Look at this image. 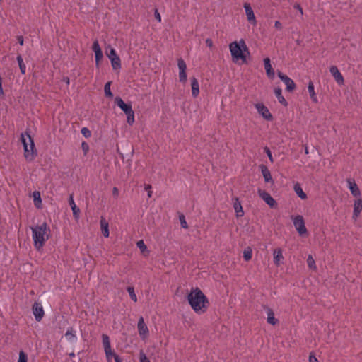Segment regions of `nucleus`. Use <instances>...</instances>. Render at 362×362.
I'll return each instance as SVG.
<instances>
[{"instance_id":"f257e3e1","label":"nucleus","mask_w":362,"mask_h":362,"mask_svg":"<svg viewBox=\"0 0 362 362\" xmlns=\"http://www.w3.org/2000/svg\"><path fill=\"white\" fill-rule=\"evenodd\" d=\"M187 299L192 308L198 314L204 313L209 306L208 298L199 288H192Z\"/></svg>"},{"instance_id":"f03ea898","label":"nucleus","mask_w":362,"mask_h":362,"mask_svg":"<svg viewBox=\"0 0 362 362\" xmlns=\"http://www.w3.org/2000/svg\"><path fill=\"white\" fill-rule=\"evenodd\" d=\"M33 245L37 250H40L49 238L50 228L47 223L31 227Z\"/></svg>"},{"instance_id":"7ed1b4c3","label":"nucleus","mask_w":362,"mask_h":362,"mask_svg":"<svg viewBox=\"0 0 362 362\" xmlns=\"http://www.w3.org/2000/svg\"><path fill=\"white\" fill-rule=\"evenodd\" d=\"M29 143L27 142V139L23 134H21V141L24 148V157L28 162H32L37 156V150L35 147L33 139L30 135L25 133Z\"/></svg>"},{"instance_id":"20e7f679","label":"nucleus","mask_w":362,"mask_h":362,"mask_svg":"<svg viewBox=\"0 0 362 362\" xmlns=\"http://www.w3.org/2000/svg\"><path fill=\"white\" fill-rule=\"evenodd\" d=\"M229 49L231 52L233 61L236 62L238 60L241 59L243 62H246V57L243 53L241 47L237 42H233L229 45Z\"/></svg>"},{"instance_id":"39448f33","label":"nucleus","mask_w":362,"mask_h":362,"mask_svg":"<svg viewBox=\"0 0 362 362\" xmlns=\"http://www.w3.org/2000/svg\"><path fill=\"white\" fill-rule=\"evenodd\" d=\"M102 342L105 353V356L108 362H110L112 358L117 355L111 349L110 340L109 337L105 334H102Z\"/></svg>"},{"instance_id":"423d86ee","label":"nucleus","mask_w":362,"mask_h":362,"mask_svg":"<svg viewBox=\"0 0 362 362\" xmlns=\"http://www.w3.org/2000/svg\"><path fill=\"white\" fill-rule=\"evenodd\" d=\"M294 227L300 235L303 236L308 233L307 228L305 226V221L302 216L298 215L292 218Z\"/></svg>"},{"instance_id":"0eeeda50","label":"nucleus","mask_w":362,"mask_h":362,"mask_svg":"<svg viewBox=\"0 0 362 362\" xmlns=\"http://www.w3.org/2000/svg\"><path fill=\"white\" fill-rule=\"evenodd\" d=\"M258 194L259 197L271 207L274 208L276 206L277 203L276 200L269 194L268 192L262 190L260 189H258Z\"/></svg>"},{"instance_id":"6e6552de","label":"nucleus","mask_w":362,"mask_h":362,"mask_svg":"<svg viewBox=\"0 0 362 362\" xmlns=\"http://www.w3.org/2000/svg\"><path fill=\"white\" fill-rule=\"evenodd\" d=\"M177 66L179 68L180 81L182 83H185L187 81V74H186L187 65H186V63L182 58H180L177 59Z\"/></svg>"},{"instance_id":"1a4fd4ad","label":"nucleus","mask_w":362,"mask_h":362,"mask_svg":"<svg viewBox=\"0 0 362 362\" xmlns=\"http://www.w3.org/2000/svg\"><path fill=\"white\" fill-rule=\"evenodd\" d=\"M278 76L286 86V90L288 92L293 91L296 88L294 81L290 78L287 75L283 74L281 71H278Z\"/></svg>"},{"instance_id":"9d476101","label":"nucleus","mask_w":362,"mask_h":362,"mask_svg":"<svg viewBox=\"0 0 362 362\" xmlns=\"http://www.w3.org/2000/svg\"><path fill=\"white\" fill-rule=\"evenodd\" d=\"M32 310H33V313L35 316V320L37 322L41 321V320L42 319V317L45 315V312H44L42 305L39 303L35 302L33 303V305L32 306Z\"/></svg>"},{"instance_id":"9b49d317","label":"nucleus","mask_w":362,"mask_h":362,"mask_svg":"<svg viewBox=\"0 0 362 362\" xmlns=\"http://www.w3.org/2000/svg\"><path fill=\"white\" fill-rule=\"evenodd\" d=\"M255 107L259 112L265 119L271 121L273 118L272 114L269 112V109L262 103H257Z\"/></svg>"},{"instance_id":"f8f14e48","label":"nucleus","mask_w":362,"mask_h":362,"mask_svg":"<svg viewBox=\"0 0 362 362\" xmlns=\"http://www.w3.org/2000/svg\"><path fill=\"white\" fill-rule=\"evenodd\" d=\"M138 332L142 339H146L148 335V328L145 324L143 317H141L138 322Z\"/></svg>"},{"instance_id":"ddd939ff","label":"nucleus","mask_w":362,"mask_h":362,"mask_svg":"<svg viewBox=\"0 0 362 362\" xmlns=\"http://www.w3.org/2000/svg\"><path fill=\"white\" fill-rule=\"evenodd\" d=\"M329 71L338 84L344 83V77L336 66H330Z\"/></svg>"},{"instance_id":"4468645a","label":"nucleus","mask_w":362,"mask_h":362,"mask_svg":"<svg viewBox=\"0 0 362 362\" xmlns=\"http://www.w3.org/2000/svg\"><path fill=\"white\" fill-rule=\"evenodd\" d=\"M115 102L117 106L121 108L125 114L129 113L133 110L132 105L130 103H125L119 97L115 98Z\"/></svg>"},{"instance_id":"2eb2a0df","label":"nucleus","mask_w":362,"mask_h":362,"mask_svg":"<svg viewBox=\"0 0 362 362\" xmlns=\"http://www.w3.org/2000/svg\"><path fill=\"white\" fill-rule=\"evenodd\" d=\"M244 8L247 18L248 21L252 24H256V18L254 14L253 10L249 3L244 4Z\"/></svg>"},{"instance_id":"dca6fc26","label":"nucleus","mask_w":362,"mask_h":362,"mask_svg":"<svg viewBox=\"0 0 362 362\" xmlns=\"http://www.w3.org/2000/svg\"><path fill=\"white\" fill-rule=\"evenodd\" d=\"M233 202V208L235 212V215L238 218L242 217L244 215V211L241 203L238 197H233L232 199Z\"/></svg>"},{"instance_id":"f3484780","label":"nucleus","mask_w":362,"mask_h":362,"mask_svg":"<svg viewBox=\"0 0 362 362\" xmlns=\"http://www.w3.org/2000/svg\"><path fill=\"white\" fill-rule=\"evenodd\" d=\"M274 264L279 267L283 263V260L284 259L282 253V250L281 248H276L274 250Z\"/></svg>"},{"instance_id":"a211bd4d","label":"nucleus","mask_w":362,"mask_h":362,"mask_svg":"<svg viewBox=\"0 0 362 362\" xmlns=\"http://www.w3.org/2000/svg\"><path fill=\"white\" fill-rule=\"evenodd\" d=\"M347 183L349 185V188L353 196L359 197L361 195V192L356 182L352 179H348Z\"/></svg>"},{"instance_id":"6ab92c4d","label":"nucleus","mask_w":362,"mask_h":362,"mask_svg":"<svg viewBox=\"0 0 362 362\" xmlns=\"http://www.w3.org/2000/svg\"><path fill=\"white\" fill-rule=\"evenodd\" d=\"M263 308L267 311V322L272 325H275L278 322V320L275 318L274 313L272 309L266 305H264Z\"/></svg>"},{"instance_id":"aec40b11","label":"nucleus","mask_w":362,"mask_h":362,"mask_svg":"<svg viewBox=\"0 0 362 362\" xmlns=\"http://www.w3.org/2000/svg\"><path fill=\"white\" fill-rule=\"evenodd\" d=\"M264 69L266 70L267 76L269 78L272 79L274 77V71L271 65L269 58L267 57V58L264 59Z\"/></svg>"},{"instance_id":"412c9836","label":"nucleus","mask_w":362,"mask_h":362,"mask_svg":"<svg viewBox=\"0 0 362 362\" xmlns=\"http://www.w3.org/2000/svg\"><path fill=\"white\" fill-rule=\"evenodd\" d=\"M100 228H101V230H102V233H103V236L105 238L109 237V235H110L109 224H108V222L105 220V218L103 216H102L100 218Z\"/></svg>"},{"instance_id":"4be33fe9","label":"nucleus","mask_w":362,"mask_h":362,"mask_svg":"<svg viewBox=\"0 0 362 362\" xmlns=\"http://www.w3.org/2000/svg\"><path fill=\"white\" fill-rule=\"evenodd\" d=\"M192 95L197 98L199 93V85L198 80L195 77L191 78Z\"/></svg>"},{"instance_id":"5701e85b","label":"nucleus","mask_w":362,"mask_h":362,"mask_svg":"<svg viewBox=\"0 0 362 362\" xmlns=\"http://www.w3.org/2000/svg\"><path fill=\"white\" fill-rule=\"evenodd\" d=\"M361 211H362V199H358L356 200L354 202L353 218L356 220Z\"/></svg>"},{"instance_id":"b1692460","label":"nucleus","mask_w":362,"mask_h":362,"mask_svg":"<svg viewBox=\"0 0 362 362\" xmlns=\"http://www.w3.org/2000/svg\"><path fill=\"white\" fill-rule=\"evenodd\" d=\"M69 202L70 206L71 207V209H72V211H73V215H74V218L76 219H78V217H79L80 209L76 205V204H75V202L74 201L73 195L72 194L70 195V197H69Z\"/></svg>"},{"instance_id":"393cba45","label":"nucleus","mask_w":362,"mask_h":362,"mask_svg":"<svg viewBox=\"0 0 362 362\" xmlns=\"http://www.w3.org/2000/svg\"><path fill=\"white\" fill-rule=\"evenodd\" d=\"M66 339L70 342H74L76 341V332L73 327H69L65 333Z\"/></svg>"},{"instance_id":"a878e982","label":"nucleus","mask_w":362,"mask_h":362,"mask_svg":"<svg viewBox=\"0 0 362 362\" xmlns=\"http://www.w3.org/2000/svg\"><path fill=\"white\" fill-rule=\"evenodd\" d=\"M274 93H275V95L277 98L279 102L281 104H282L283 105L286 106L288 103H287L286 99L282 95L281 89L279 88H275Z\"/></svg>"},{"instance_id":"bb28decb","label":"nucleus","mask_w":362,"mask_h":362,"mask_svg":"<svg viewBox=\"0 0 362 362\" xmlns=\"http://www.w3.org/2000/svg\"><path fill=\"white\" fill-rule=\"evenodd\" d=\"M294 191L296 193V194L302 199H305L307 198L306 194L303 192L302 187L300 185L297 183L294 185Z\"/></svg>"},{"instance_id":"cd10ccee","label":"nucleus","mask_w":362,"mask_h":362,"mask_svg":"<svg viewBox=\"0 0 362 362\" xmlns=\"http://www.w3.org/2000/svg\"><path fill=\"white\" fill-rule=\"evenodd\" d=\"M308 92L310 96V98L312 99L313 102L317 103V98L316 97L315 89H314V85L312 81H310L308 86Z\"/></svg>"},{"instance_id":"c85d7f7f","label":"nucleus","mask_w":362,"mask_h":362,"mask_svg":"<svg viewBox=\"0 0 362 362\" xmlns=\"http://www.w3.org/2000/svg\"><path fill=\"white\" fill-rule=\"evenodd\" d=\"M34 204L37 209L41 208L42 199L40 197V193L37 191H35L33 194Z\"/></svg>"},{"instance_id":"c756f323","label":"nucleus","mask_w":362,"mask_h":362,"mask_svg":"<svg viewBox=\"0 0 362 362\" xmlns=\"http://www.w3.org/2000/svg\"><path fill=\"white\" fill-rule=\"evenodd\" d=\"M262 173L266 182L272 181L271 173L266 166H262Z\"/></svg>"},{"instance_id":"7c9ffc66","label":"nucleus","mask_w":362,"mask_h":362,"mask_svg":"<svg viewBox=\"0 0 362 362\" xmlns=\"http://www.w3.org/2000/svg\"><path fill=\"white\" fill-rule=\"evenodd\" d=\"M110 61L113 69L117 70L121 68V60L119 56L117 57H112Z\"/></svg>"},{"instance_id":"2f4dec72","label":"nucleus","mask_w":362,"mask_h":362,"mask_svg":"<svg viewBox=\"0 0 362 362\" xmlns=\"http://www.w3.org/2000/svg\"><path fill=\"white\" fill-rule=\"evenodd\" d=\"M16 60L18 62V66H19V68H20L21 74H25V71H26V66H25V64L23 62V58H22L21 54L17 56Z\"/></svg>"},{"instance_id":"473e14b6","label":"nucleus","mask_w":362,"mask_h":362,"mask_svg":"<svg viewBox=\"0 0 362 362\" xmlns=\"http://www.w3.org/2000/svg\"><path fill=\"white\" fill-rule=\"evenodd\" d=\"M252 250L250 247H247L244 250L243 258L245 261L248 262L252 259Z\"/></svg>"},{"instance_id":"72a5a7b5","label":"nucleus","mask_w":362,"mask_h":362,"mask_svg":"<svg viewBox=\"0 0 362 362\" xmlns=\"http://www.w3.org/2000/svg\"><path fill=\"white\" fill-rule=\"evenodd\" d=\"M307 264L310 269H316V264L315 259H313V256L311 255H309L307 258Z\"/></svg>"},{"instance_id":"f704fd0d","label":"nucleus","mask_w":362,"mask_h":362,"mask_svg":"<svg viewBox=\"0 0 362 362\" xmlns=\"http://www.w3.org/2000/svg\"><path fill=\"white\" fill-rule=\"evenodd\" d=\"M127 292L129 293V296H130V298L134 301V302H137V297H136V295L134 292V287L132 286H128L127 288Z\"/></svg>"},{"instance_id":"c9c22d12","label":"nucleus","mask_w":362,"mask_h":362,"mask_svg":"<svg viewBox=\"0 0 362 362\" xmlns=\"http://www.w3.org/2000/svg\"><path fill=\"white\" fill-rule=\"evenodd\" d=\"M110 85H111V82L109 81L105 85V87H104L105 95L109 98H112L113 96V95L110 90Z\"/></svg>"},{"instance_id":"e433bc0d","label":"nucleus","mask_w":362,"mask_h":362,"mask_svg":"<svg viewBox=\"0 0 362 362\" xmlns=\"http://www.w3.org/2000/svg\"><path fill=\"white\" fill-rule=\"evenodd\" d=\"M127 115V122L129 125H132L134 122V112L132 110L131 112L126 114Z\"/></svg>"},{"instance_id":"4c0bfd02","label":"nucleus","mask_w":362,"mask_h":362,"mask_svg":"<svg viewBox=\"0 0 362 362\" xmlns=\"http://www.w3.org/2000/svg\"><path fill=\"white\" fill-rule=\"evenodd\" d=\"M103 52H98L95 53V65L97 67L99 66L100 61L103 59Z\"/></svg>"},{"instance_id":"58836bf2","label":"nucleus","mask_w":362,"mask_h":362,"mask_svg":"<svg viewBox=\"0 0 362 362\" xmlns=\"http://www.w3.org/2000/svg\"><path fill=\"white\" fill-rule=\"evenodd\" d=\"M28 356L27 354L23 351H20L19 352V358L18 362H27Z\"/></svg>"},{"instance_id":"ea45409f","label":"nucleus","mask_w":362,"mask_h":362,"mask_svg":"<svg viewBox=\"0 0 362 362\" xmlns=\"http://www.w3.org/2000/svg\"><path fill=\"white\" fill-rule=\"evenodd\" d=\"M179 219H180L182 228H185V229L188 228V225L186 222L185 217L183 214H180L179 216Z\"/></svg>"},{"instance_id":"a19ab883","label":"nucleus","mask_w":362,"mask_h":362,"mask_svg":"<svg viewBox=\"0 0 362 362\" xmlns=\"http://www.w3.org/2000/svg\"><path fill=\"white\" fill-rule=\"evenodd\" d=\"M81 132L86 138H89L91 136V132L87 127H83Z\"/></svg>"},{"instance_id":"79ce46f5","label":"nucleus","mask_w":362,"mask_h":362,"mask_svg":"<svg viewBox=\"0 0 362 362\" xmlns=\"http://www.w3.org/2000/svg\"><path fill=\"white\" fill-rule=\"evenodd\" d=\"M92 49L95 53L102 51L98 40L93 42Z\"/></svg>"},{"instance_id":"37998d69","label":"nucleus","mask_w":362,"mask_h":362,"mask_svg":"<svg viewBox=\"0 0 362 362\" xmlns=\"http://www.w3.org/2000/svg\"><path fill=\"white\" fill-rule=\"evenodd\" d=\"M136 245H137V247L141 250V252H144L147 248L146 245L144 244V243L142 240L138 241Z\"/></svg>"},{"instance_id":"c03bdc74","label":"nucleus","mask_w":362,"mask_h":362,"mask_svg":"<svg viewBox=\"0 0 362 362\" xmlns=\"http://www.w3.org/2000/svg\"><path fill=\"white\" fill-rule=\"evenodd\" d=\"M107 57L111 60V59H112V57H118V55L117 54L116 51L115 50V49L111 48L110 50L109 54H107Z\"/></svg>"},{"instance_id":"a18cd8bd","label":"nucleus","mask_w":362,"mask_h":362,"mask_svg":"<svg viewBox=\"0 0 362 362\" xmlns=\"http://www.w3.org/2000/svg\"><path fill=\"white\" fill-rule=\"evenodd\" d=\"M264 151L267 153V155L269 159L271 160V162H273V157H272V152H271L270 149L266 146V147H264Z\"/></svg>"},{"instance_id":"49530a36","label":"nucleus","mask_w":362,"mask_h":362,"mask_svg":"<svg viewBox=\"0 0 362 362\" xmlns=\"http://www.w3.org/2000/svg\"><path fill=\"white\" fill-rule=\"evenodd\" d=\"M140 362H150L148 358L146 357V354L142 351L140 353Z\"/></svg>"},{"instance_id":"de8ad7c7","label":"nucleus","mask_w":362,"mask_h":362,"mask_svg":"<svg viewBox=\"0 0 362 362\" xmlns=\"http://www.w3.org/2000/svg\"><path fill=\"white\" fill-rule=\"evenodd\" d=\"M81 147H82V149H83V151H84V153H85V154H86V153L88 151V150H89L88 144L86 142H85V141H83V142L82 143V144H81Z\"/></svg>"},{"instance_id":"09e8293b","label":"nucleus","mask_w":362,"mask_h":362,"mask_svg":"<svg viewBox=\"0 0 362 362\" xmlns=\"http://www.w3.org/2000/svg\"><path fill=\"white\" fill-rule=\"evenodd\" d=\"M309 362H319L317 358L315 356V355L313 353L310 354L309 356Z\"/></svg>"},{"instance_id":"8fccbe9b","label":"nucleus","mask_w":362,"mask_h":362,"mask_svg":"<svg viewBox=\"0 0 362 362\" xmlns=\"http://www.w3.org/2000/svg\"><path fill=\"white\" fill-rule=\"evenodd\" d=\"M274 27L278 29V30H281L282 29V24L280 21H276L275 23H274Z\"/></svg>"},{"instance_id":"3c124183","label":"nucleus","mask_w":362,"mask_h":362,"mask_svg":"<svg viewBox=\"0 0 362 362\" xmlns=\"http://www.w3.org/2000/svg\"><path fill=\"white\" fill-rule=\"evenodd\" d=\"M205 42H206V46L209 47V48H211L213 47V41L211 39L207 38Z\"/></svg>"},{"instance_id":"603ef678","label":"nucleus","mask_w":362,"mask_h":362,"mask_svg":"<svg viewBox=\"0 0 362 362\" xmlns=\"http://www.w3.org/2000/svg\"><path fill=\"white\" fill-rule=\"evenodd\" d=\"M112 194L114 197H117L119 195V189L117 187H114L112 189Z\"/></svg>"},{"instance_id":"864d4df0","label":"nucleus","mask_w":362,"mask_h":362,"mask_svg":"<svg viewBox=\"0 0 362 362\" xmlns=\"http://www.w3.org/2000/svg\"><path fill=\"white\" fill-rule=\"evenodd\" d=\"M293 7H294V8H296V9L298 10V11H300V14H301V15H303V8H302V7L300 6V4H295V5L293 6Z\"/></svg>"},{"instance_id":"5fc2aeb1","label":"nucleus","mask_w":362,"mask_h":362,"mask_svg":"<svg viewBox=\"0 0 362 362\" xmlns=\"http://www.w3.org/2000/svg\"><path fill=\"white\" fill-rule=\"evenodd\" d=\"M155 18L159 21H161V16L157 9L155 11Z\"/></svg>"},{"instance_id":"6e6d98bb","label":"nucleus","mask_w":362,"mask_h":362,"mask_svg":"<svg viewBox=\"0 0 362 362\" xmlns=\"http://www.w3.org/2000/svg\"><path fill=\"white\" fill-rule=\"evenodd\" d=\"M17 40H18V42L21 45H23L24 39H23V36H21V35L18 36V37H17Z\"/></svg>"},{"instance_id":"4d7b16f0","label":"nucleus","mask_w":362,"mask_h":362,"mask_svg":"<svg viewBox=\"0 0 362 362\" xmlns=\"http://www.w3.org/2000/svg\"><path fill=\"white\" fill-rule=\"evenodd\" d=\"M240 44L242 45V47L243 48V49L245 51V50H248L246 45H245V42L243 40H240Z\"/></svg>"},{"instance_id":"13d9d810","label":"nucleus","mask_w":362,"mask_h":362,"mask_svg":"<svg viewBox=\"0 0 362 362\" xmlns=\"http://www.w3.org/2000/svg\"><path fill=\"white\" fill-rule=\"evenodd\" d=\"M114 359L115 362H122V358L117 354L115 356Z\"/></svg>"},{"instance_id":"bf43d9fd","label":"nucleus","mask_w":362,"mask_h":362,"mask_svg":"<svg viewBox=\"0 0 362 362\" xmlns=\"http://www.w3.org/2000/svg\"><path fill=\"white\" fill-rule=\"evenodd\" d=\"M151 186L150 185H147L145 186L146 190L149 191V190H151Z\"/></svg>"},{"instance_id":"052dcab7","label":"nucleus","mask_w":362,"mask_h":362,"mask_svg":"<svg viewBox=\"0 0 362 362\" xmlns=\"http://www.w3.org/2000/svg\"><path fill=\"white\" fill-rule=\"evenodd\" d=\"M4 95L2 85H0V96Z\"/></svg>"},{"instance_id":"680f3d73","label":"nucleus","mask_w":362,"mask_h":362,"mask_svg":"<svg viewBox=\"0 0 362 362\" xmlns=\"http://www.w3.org/2000/svg\"><path fill=\"white\" fill-rule=\"evenodd\" d=\"M69 355L70 358L75 357V354L74 352L70 353Z\"/></svg>"},{"instance_id":"e2e57ef3","label":"nucleus","mask_w":362,"mask_h":362,"mask_svg":"<svg viewBox=\"0 0 362 362\" xmlns=\"http://www.w3.org/2000/svg\"><path fill=\"white\" fill-rule=\"evenodd\" d=\"M151 196H152V191H151V190L148 191V197H151Z\"/></svg>"},{"instance_id":"0e129e2a","label":"nucleus","mask_w":362,"mask_h":362,"mask_svg":"<svg viewBox=\"0 0 362 362\" xmlns=\"http://www.w3.org/2000/svg\"><path fill=\"white\" fill-rule=\"evenodd\" d=\"M66 82L67 84L69 83V78H66Z\"/></svg>"},{"instance_id":"69168bd1","label":"nucleus","mask_w":362,"mask_h":362,"mask_svg":"<svg viewBox=\"0 0 362 362\" xmlns=\"http://www.w3.org/2000/svg\"><path fill=\"white\" fill-rule=\"evenodd\" d=\"M305 153H308V151L307 148H305Z\"/></svg>"}]
</instances>
